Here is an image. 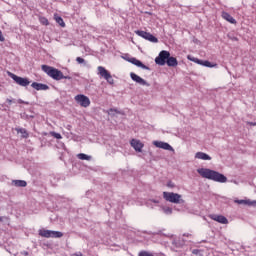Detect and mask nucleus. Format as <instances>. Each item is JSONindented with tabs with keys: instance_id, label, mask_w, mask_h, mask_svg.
I'll list each match as a JSON object with an SVG mask.
<instances>
[{
	"instance_id": "f3484780",
	"label": "nucleus",
	"mask_w": 256,
	"mask_h": 256,
	"mask_svg": "<svg viewBox=\"0 0 256 256\" xmlns=\"http://www.w3.org/2000/svg\"><path fill=\"white\" fill-rule=\"evenodd\" d=\"M195 159H201L202 161H211V156L205 152H197L195 154Z\"/></svg>"
},
{
	"instance_id": "de8ad7c7",
	"label": "nucleus",
	"mask_w": 256,
	"mask_h": 256,
	"mask_svg": "<svg viewBox=\"0 0 256 256\" xmlns=\"http://www.w3.org/2000/svg\"><path fill=\"white\" fill-rule=\"evenodd\" d=\"M67 129H71V125H68V126H67Z\"/></svg>"
},
{
	"instance_id": "a878e982",
	"label": "nucleus",
	"mask_w": 256,
	"mask_h": 256,
	"mask_svg": "<svg viewBox=\"0 0 256 256\" xmlns=\"http://www.w3.org/2000/svg\"><path fill=\"white\" fill-rule=\"evenodd\" d=\"M0 222L7 225V223H9V218L6 216H0Z\"/></svg>"
},
{
	"instance_id": "9d476101",
	"label": "nucleus",
	"mask_w": 256,
	"mask_h": 256,
	"mask_svg": "<svg viewBox=\"0 0 256 256\" xmlns=\"http://www.w3.org/2000/svg\"><path fill=\"white\" fill-rule=\"evenodd\" d=\"M209 217L212 221H217V223H221L222 225L229 224V220L223 215L212 214Z\"/></svg>"
},
{
	"instance_id": "6ab92c4d",
	"label": "nucleus",
	"mask_w": 256,
	"mask_h": 256,
	"mask_svg": "<svg viewBox=\"0 0 256 256\" xmlns=\"http://www.w3.org/2000/svg\"><path fill=\"white\" fill-rule=\"evenodd\" d=\"M77 158L80 159V161H91L93 159L92 156L87 155L85 153H79L77 154Z\"/></svg>"
},
{
	"instance_id": "423d86ee",
	"label": "nucleus",
	"mask_w": 256,
	"mask_h": 256,
	"mask_svg": "<svg viewBox=\"0 0 256 256\" xmlns=\"http://www.w3.org/2000/svg\"><path fill=\"white\" fill-rule=\"evenodd\" d=\"M40 237H45L46 239L54 238V239H61L63 237V233L59 231H53V230H39Z\"/></svg>"
},
{
	"instance_id": "f704fd0d",
	"label": "nucleus",
	"mask_w": 256,
	"mask_h": 256,
	"mask_svg": "<svg viewBox=\"0 0 256 256\" xmlns=\"http://www.w3.org/2000/svg\"><path fill=\"white\" fill-rule=\"evenodd\" d=\"M18 103H20L21 105H29V102L23 101L21 99H18Z\"/></svg>"
},
{
	"instance_id": "aec40b11",
	"label": "nucleus",
	"mask_w": 256,
	"mask_h": 256,
	"mask_svg": "<svg viewBox=\"0 0 256 256\" xmlns=\"http://www.w3.org/2000/svg\"><path fill=\"white\" fill-rule=\"evenodd\" d=\"M12 185H14V187H25L27 185V181H25V180H13Z\"/></svg>"
},
{
	"instance_id": "2eb2a0df",
	"label": "nucleus",
	"mask_w": 256,
	"mask_h": 256,
	"mask_svg": "<svg viewBox=\"0 0 256 256\" xmlns=\"http://www.w3.org/2000/svg\"><path fill=\"white\" fill-rule=\"evenodd\" d=\"M187 59L189 61H192L193 63H197L198 65H213L211 62H209L207 60L202 61V60H199L198 58H196L195 56H191V55H188Z\"/></svg>"
},
{
	"instance_id": "49530a36",
	"label": "nucleus",
	"mask_w": 256,
	"mask_h": 256,
	"mask_svg": "<svg viewBox=\"0 0 256 256\" xmlns=\"http://www.w3.org/2000/svg\"><path fill=\"white\" fill-rule=\"evenodd\" d=\"M27 117H30V119H33L35 116H33V115H30V116H27Z\"/></svg>"
},
{
	"instance_id": "1a4fd4ad",
	"label": "nucleus",
	"mask_w": 256,
	"mask_h": 256,
	"mask_svg": "<svg viewBox=\"0 0 256 256\" xmlns=\"http://www.w3.org/2000/svg\"><path fill=\"white\" fill-rule=\"evenodd\" d=\"M153 146L157 147L158 149H164V151H172L173 153H175V149H173L171 145L167 142L153 141Z\"/></svg>"
},
{
	"instance_id": "4be33fe9",
	"label": "nucleus",
	"mask_w": 256,
	"mask_h": 256,
	"mask_svg": "<svg viewBox=\"0 0 256 256\" xmlns=\"http://www.w3.org/2000/svg\"><path fill=\"white\" fill-rule=\"evenodd\" d=\"M54 19L60 27H65V21H63V18L61 16H58L57 14H54Z\"/></svg>"
},
{
	"instance_id": "f03ea898",
	"label": "nucleus",
	"mask_w": 256,
	"mask_h": 256,
	"mask_svg": "<svg viewBox=\"0 0 256 256\" xmlns=\"http://www.w3.org/2000/svg\"><path fill=\"white\" fill-rule=\"evenodd\" d=\"M156 65H179L177 58L171 56V53L166 50H162L155 58Z\"/></svg>"
},
{
	"instance_id": "c756f323",
	"label": "nucleus",
	"mask_w": 256,
	"mask_h": 256,
	"mask_svg": "<svg viewBox=\"0 0 256 256\" xmlns=\"http://www.w3.org/2000/svg\"><path fill=\"white\" fill-rule=\"evenodd\" d=\"M76 61H77V63H79V65H83V63H85V59H83L81 57H77Z\"/></svg>"
},
{
	"instance_id": "79ce46f5",
	"label": "nucleus",
	"mask_w": 256,
	"mask_h": 256,
	"mask_svg": "<svg viewBox=\"0 0 256 256\" xmlns=\"http://www.w3.org/2000/svg\"><path fill=\"white\" fill-rule=\"evenodd\" d=\"M252 207H256V200L252 201Z\"/></svg>"
},
{
	"instance_id": "0eeeda50",
	"label": "nucleus",
	"mask_w": 256,
	"mask_h": 256,
	"mask_svg": "<svg viewBox=\"0 0 256 256\" xmlns=\"http://www.w3.org/2000/svg\"><path fill=\"white\" fill-rule=\"evenodd\" d=\"M135 33L136 35H138V37H142V39L150 41V43H159V39L149 32L143 30H136Z\"/></svg>"
},
{
	"instance_id": "f8f14e48",
	"label": "nucleus",
	"mask_w": 256,
	"mask_h": 256,
	"mask_svg": "<svg viewBox=\"0 0 256 256\" xmlns=\"http://www.w3.org/2000/svg\"><path fill=\"white\" fill-rule=\"evenodd\" d=\"M131 147L136 151V153H141L143 151L144 144L141 141L132 139L130 142Z\"/></svg>"
},
{
	"instance_id": "473e14b6",
	"label": "nucleus",
	"mask_w": 256,
	"mask_h": 256,
	"mask_svg": "<svg viewBox=\"0 0 256 256\" xmlns=\"http://www.w3.org/2000/svg\"><path fill=\"white\" fill-rule=\"evenodd\" d=\"M5 41V36H3V32L0 30V42L3 43Z\"/></svg>"
},
{
	"instance_id": "412c9836",
	"label": "nucleus",
	"mask_w": 256,
	"mask_h": 256,
	"mask_svg": "<svg viewBox=\"0 0 256 256\" xmlns=\"http://www.w3.org/2000/svg\"><path fill=\"white\" fill-rule=\"evenodd\" d=\"M15 130L17 131V133H21L23 139H27L29 137V133L25 128H16Z\"/></svg>"
},
{
	"instance_id": "a18cd8bd",
	"label": "nucleus",
	"mask_w": 256,
	"mask_h": 256,
	"mask_svg": "<svg viewBox=\"0 0 256 256\" xmlns=\"http://www.w3.org/2000/svg\"><path fill=\"white\" fill-rule=\"evenodd\" d=\"M205 67L213 68V67H215V65H205Z\"/></svg>"
},
{
	"instance_id": "7c9ffc66",
	"label": "nucleus",
	"mask_w": 256,
	"mask_h": 256,
	"mask_svg": "<svg viewBox=\"0 0 256 256\" xmlns=\"http://www.w3.org/2000/svg\"><path fill=\"white\" fill-rule=\"evenodd\" d=\"M172 245H174V247H177V248L181 247V243L177 240H173Z\"/></svg>"
},
{
	"instance_id": "bb28decb",
	"label": "nucleus",
	"mask_w": 256,
	"mask_h": 256,
	"mask_svg": "<svg viewBox=\"0 0 256 256\" xmlns=\"http://www.w3.org/2000/svg\"><path fill=\"white\" fill-rule=\"evenodd\" d=\"M40 23L42 25H49V20L45 17L40 18Z\"/></svg>"
},
{
	"instance_id": "ddd939ff",
	"label": "nucleus",
	"mask_w": 256,
	"mask_h": 256,
	"mask_svg": "<svg viewBox=\"0 0 256 256\" xmlns=\"http://www.w3.org/2000/svg\"><path fill=\"white\" fill-rule=\"evenodd\" d=\"M122 59H124V61H127L128 63H132V65H143V63L140 60H137L130 54H123Z\"/></svg>"
},
{
	"instance_id": "5701e85b",
	"label": "nucleus",
	"mask_w": 256,
	"mask_h": 256,
	"mask_svg": "<svg viewBox=\"0 0 256 256\" xmlns=\"http://www.w3.org/2000/svg\"><path fill=\"white\" fill-rule=\"evenodd\" d=\"M115 113L121 115V111L117 110L116 108H110L108 110V115H111L112 117H115Z\"/></svg>"
},
{
	"instance_id": "09e8293b",
	"label": "nucleus",
	"mask_w": 256,
	"mask_h": 256,
	"mask_svg": "<svg viewBox=\"0 0 256 256\" xmlns=\"http://www.w3.org/2000/svg\"><path fill=\"white\" fill-rule=\"evenodd\" d=\"M172 67H175V65H172Z\"/></svg>"
},
{
	"instance_id": "4468645a",
	"label": "nucleus",
	"mask_w": 256,
	"mask_h": 256,
	"mask_svg": "<svg viewBox=\"0 0 256 256\" xmlns=\"http://www.w3.org/2000/svg\"><path fill=\"white\" fill-rule=\"evenodd\" d=\"M31 87L35 89L36 91H49V85L39 83V82H33L31 84Z\"/></svg>"
},
{
	"instance_id": "20e7f679",
	"label": "nucleus",
	"mask_w": 256,
	"mask_h": 256,
	"mask_svg": "<svg viewBox=\"0 0 256 256\" xmlns=\"http://www.w3.org/2000/svg\"><path fill=\"white\" fill-rule=\"evenodd\" d=\"M163 199H165V201H168V203H174V205H181L185 203V200H183V196L179 193L174 192H163Z\"/></svg>"
},
{
	"instance_id": "cd10ccee",
	"label": "nucleus",
	"mask_w": 256,
	"mask_h": 256,
	"mask_svg": "<svg viewBox=\"0 0 256 256\" xmlns=\"http://www.w3.org/2000/svg\"><path fill=\"white\" fill-rule=\"evenodd\" d=\"M107 83H109V85H113L115 83V80H113V76H111V74L109 75L108 78H106Z\"/></svg>"
},
{
	"instance_id": "7ed1b4c3",
	"label": "nucleus",
	"mask_w": 256,
	"mask_h": 256,
	"mask_svg": "<svg viewBox=\"0 0 256 256\" xmlns=\"http://www.w3.org/2000/svg\"><path fill=\"white\" fill-rule=\"evenodd\" d=\"M42 71L48 75V77H51V79H54V81H61V79L64 78L63 72L57 68H53L48 65H42L41 66Z\"/></svg>"
},
{
	"instance_id": "c9c22d12",
	"label": "nucleus",
	"mask_w": 256,
	"mask_h": 256,
	"mask_svg": "<svg viewBox=\"0 0 256 256\" xmlns=\"http://www.w3.org/2000/svg\"><path fill=\"white\" fill-rule=\"evenodd\" d=\"M246 205H249V207H252L253 206V201L246 200Z\"/></svg>"
},
{
	"instance_id": "37998d69",
	"label": "nucleus",
	"mask_w": 256,
	"mask_h": 256,
	"mask_svg": "<svg viewBox=\"0 0 256 256\" xmlns=\"http://www.w3.org/2000/svg\"><path fill=\"white\" fill-rule=\"evenodd\" d=\"M75 256H83V253H81V252H78V253H76V254H74Z\"/></svg>"
},
{
	"instance_id": "58836bf2",
	"label": "nucleus",
	"mask_w": 256,
	"mask_h": 256,
	"mask_svg": "<svg viewBox=\"0 0 256 256\" xmlns=\"http://www.w3.org/2000/svg\"><path fill=\"white\" fill-rule=\"evenodd\" d=\"M63 79H68L69 81H71V79H73L71 76H65L64 75V78Z\"/></svg>"
},
{
	"instance_id": "b1692460",
	"label": "nucleus",
	"mask_w": 256,
	"mask_h": 256,
	"mask_svg": "<svg viewBox=\"0 0 256 256\" xmlns=\"http://www.w3.org/2000/svg\"><path fill=\"white\" fill-rule=\"evenodd\" d=\"M162 211L163 213H165V215H172L173 214V208L171 207H162Z\"/></svg>"
},
{
	"instance_id": "a211bd4d",
	"label": "nucleus",
	"mask_w": 256,
	"mask_h": 256,
	"mask_svg": "<svg viewBox=\"0 0 256 256\" xmlns=\"http://www.w3.org/2000/svg\"><path fill=\"white\" fill-rule=\"evenodd\" d=\"M222 17L225 19V21H228V23H231L232 25L237 24V20L231 16L228 12H222Z\"/></svg>"
},
{
	"instance_id": "e433bc0d",
	"label": "nucleus",
	"mask_w": 256,
	"mask_h": 256,
	"mask_svg": "<svg viewBox=\"0 0 256 256\" xmlns=\"http://www.w3.org/2000/svg\"><path fill=\"white\" fill-rule=\"evenodd\" d=\"M192 253H193V255H199V249H194V250L192 251Z\"/></svg>"
},
{
	"instance_id": "dca6fc26",
	"label": "nucleus",
	"mask_w": 256,
	"mask_h": 256,
	"mask_svg": "<svg viewBox=\"0 0 256 256\" xmlns=\"http://www.w3.org/2000/svg\"><path fill=\"white\" fill-rule=\"evenodd\" d=\"M98 75H100V77H103V79H109V76L111 75V73L107 69H105V67L99 66Z\"/></svg>"
},
{
	"instance_id": "9b49d317",
	"label": "nucleus",
	"mask_w": 256,
	"mask_h": 256,
	"mask_svg": "<svg viewBox=\"0 0 256 256\" xmlns=\"http://www.w3.org/2000/svg\"><path fill=\"white\" fill-rule=\"evenodd\" d=\"M130 77L132 81H135V83H138L139 85H145L146 87L150 86V84L147 81H145V79L141 78L139 75L133 72L130 73Z\"/></svg>"
},
{
	"instance_id": "c03bdc74",
	"label": "nucleus",
	"mask_w": 256,
	"mask_h": 256,
	"mask_svg": "<svg viewBox=\"0 0 256 256\" xmlns=\"http://www.w3.org/2000/svg\"><path fill=\"white\" fill-rule=\"evenodd\" d=\"M22 255L28 256V255H29V252L24 251V252L22 253Z\"/></svg>"
},
{
	"instance_id": "72a5a7b5",
	"label": "nucleus",
	"mask_w": 256,
	"mask_h": 256,
	"mask_svg": "<svg viewBox=\"0 0 256 256\" xmlns=\"http://www.w3.org/2000/svg\"><path fill=\"white\" fill-rule=\"evenodd\" d=\"M138 67H141V69H147L148 71L151 70V68H149L147 65H138Z\"/></svg>"
},
{
	"instance_id": "39448f33",
	"label": "nucleus",
	"mask_w": 256,
	"mask_h": 256,
	"mask_svg": "<svg viewBox=\"0 0 256 256\" xmlns=\"http://www.w3.org/2000/svg\"><path fill=\"white\" fill-rule=\"evenodd\" d=\"M7 75L8 77H11L17 85H20V87H28V85H31V80H29L27 77L17 76L13 72L9 71H7Z\"/></svg>"
},
{
	"instance_id": "393cba45",
	"label": "nucleus",
	"mask_w": 256,
	"mask_h": 256,
	"mask_svg": "<svg viewBox=\"0 0 256 256\" xmlns=\"http://www.w3.org/2000/svg\"><path fill=\"white\" fill-rule=\"evenodd\" d=\"M50 135L54 137V139H63L60 133L57 132H50Z\"/></svg>"
},
{
	"instance_id": "c85d7f7f",
	"label": "nucleus",
	"mask_w": 256,
	"mask_h": 256,
	"mask_svg": "<svg viewBox=\"0 0 256 256\" xmlns=\"http://www.w3.org/2000/svg\"><path fill=\"white\" fill-rule=\"evenodd\" d=\"M166 187H169L170 189H175V183H173V181L169 180L166 184Z\"/></svg>"
},
{
	"instance_id": "ea45409f",
	"label": "nucleus",
	"mask_w": 256,
	"mask_h": 256,
	"mask_svg": "<svg viewBox=\"0 0 256 256\" xmlns=\"http://www.w3.org/2000/svg\"><path fill=\"white\" fill-rule=\"evenodd\" d=\"M6 101H7V103H9V105H11V103H13V100H11L9 98H7Z\"/></svg>"
},
{
	"instance_id": "2f4dec72",
	"label": "nucleus",
	"mask_w": 256,
	"mask_h": 256,
	"mask_svg": "<svg viewBox=\"0 0 256 256\" xmlns=\"http://www.w3.org/2000/svg\"><path fill=\"white\" fill-rule=\"evenodd\" d=\"M236 203H238V205H247V200H236Z\"/></svg>"
},
{
	"instance_id": "6e6552de",
	"label": "nucleus",
	"mask_w": 256,
	"mask_h": 256,
	"mask_svg": "<svg viewBox=\"0 0 256 256\" xmlns=\"http://www.w3.org/2000/svg\"><path fill=\"white\" fill-rule=\"evenodd\" d=\"M75 100L81 107H89L91 105V100H89V97L83 95V94H78L75 96Z\"/></svg>"
},
{
	"instance_id": "f257e3e1",
	"label": "nucleus",
	"mask_w": 256,
	"mask_h": 256,
	"mask_svg": "<svg viewBox=\"0 0 256 256\" xmlns=\"http://www.w3.org/2000/svg\"><path fill=\"white\" fill-rule=\"evenodd\" d=\"M197 173H199L203 179H209V181H215L216 183H227V176L221 172L209 168H199L197 169Z\"/></svg>"
},
{
	"instance_id": "a19ab883",
	"label": "nucleus",
	"mask_w": 256,
	"mask_h": 256,
	"mask_svg": "<svg viewBox=\"0 0 256 256\" xmlns=\"http://www.w3.org/2000/svg\"><path fill=\"white\" fill-rule=\"evenodd\" d=\"M152 203H156V204H158L159 203V200H155V199H152V200H150Z\"/></svg>"
},
{
	"instance_id": "4c0bfd02",
	"label": "nucleus",
	"mask_w": 256,
	"mask_h": 256,
	"mask_svg": "<svg viewBox=\"0 0 256 256\" xmlns=\"http://www.w3.org/2000/svg\"><path fill=\"white\" fill-rule=\"evenodd\" d=\"M248 125H251L252 127L256 126V122H248Z\"/></svg>"
}]
</instances>
